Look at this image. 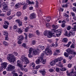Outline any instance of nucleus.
Segmentation results:
<instances>
[{"label":"nucleus","mask_w":76,"mask_h":76,"mask_svg":"<svg viewBox=\"0 0 76 76\" xmlns=\"http://www.w3.org/2000/svg\"><path fill=\"white\" fill-rule=\"evenodd\" d=\"M68 39L66 38H64L63 39V41L64 42H67Z\"/></svg>","instance_id":"obj_32"},{"label":"nucleus","mask_w":76,"mask_h":76,"mask_svg":"<svg viewBox=\"0 0 76 76\" xmlns=\"http://www.w3.org/2000/svg\"><path fill=\"white\" fill-rule=\"evenodd\" d=\"M72 43V42H69L68 44L66 45V47H69V46H70V44H71V43Z\"/></svg>","instance_id":"obj_27"},{"label":"nucleus","mask_w":76,"mask_h":76,"mask_svg":"<svg viewBox=\"0 0 76 76\" xmlns=\"http://www.w3.org/2000/svg\"><path fill=\"white\" fill-rule=\"evenodd\" d=\"M16 67L15 66H13L11 64L8 65V66L6 69V70L9 71H12L13 70L15 69Z\"/></svg>","instance_id":"obj_3"},{"label":"nucleus","mask_w":76,"mask_h":76,"mask_svg":"<svg viewBox=\"0 0 76 76\" xmlns=\"http://www.w3.org/2000/svg\"><path fill=\"white\" fill-rule=\"evenodd\" d=\"M22 60V61H24V64H29V61L28 60V59L26 57H24L23 58L22 57L21 58Z\"/></svg>","instance_id":"obj_5"},{"label":"nucleus","mask_w":76,"mask_h":76,"mask_svg":"<svg viewBox=\"0 0 76 76\" xmlns=\"http://www.w3.org/2000/svg\"><path fill=\"white\" fill-rule=\"evenodd\" d=\"M29 38H32V37H34V35L32 33H30L28 35Z\"/></svg>","instance_id":"obj_28"},{"label":"nucleus","mask_w":76,"mask_h":76,"mask_svg":"<svg viewBox=\"0 0 76 76\" xmlns=\"http://www.w3.org/2000/svg\"><path fill=\"white\" fill-rule=\"evenodd\" d=\"M40 67H41V65H39L37 66H36L35 67L36 69H39V68H40Z\"/></svg>","instance_id":"obj_41"},{"label":"nucleus","mask_w":76,"mask_h":76,"mask_svg":"<svg viewBox=\"0 0 76 76\" xmlns=\"http://www.w3.org/2000/svg\"><path fill=\"white\" fill-rule=\"evenodd\" d=\"M32 51H34V49H33V48H30L29 49V52L28 53L29 54H32Z\"/></svg>","instance_id":"obj_19"},{"label":"nucleus","mask_w":76,"mask_h":76,"mask_svg":"<svg viewBox=\"0 0 76 76\" xmlns=\"http://www.w3.org/2000/svg\"><path fill=\"white\" fill-rule=\"evenodd\" d=\"M4 9L3 10V11L4 12H6V10L8 9V6H5L4 7H3Z\"/></svg>","instance_id":"obj_22"},{"label":"nucleus","mask_w":76,"mask_h":76,"mask_svg":"<svg viewBox=\"0 0 76 76\" xmlns=\"http://www.w3.org/2000/svg\"><path fill=\"white\" fill-rule=\"evenodd\" d=\"M27 38L28 35H27V34H25V39H26V40H27V39H27Z\"/></svg>","instance_id":"obj_58"},{"label":"nucleus","mask_w":76,"mask_h":76,"mask_svg":"<svg viewBox=\"0 0 76 76\" xmlns=\"http://www.w3.org/2000/svg\"><path fill=\"white\" fill-rule=\"evenodd\" d=\"M38 53V52L35 49H34L33 51V55L34 56H36L37 55V54Z\"/></svg>","instance_id":"obj_13"},{"label":"nucleus","mask_w":76,"mask_h":76,"mask_svg":"<svg viewBox=\"0 0 76 76\" xmlns=\"http://www.w3.org/2000/svg\"><path fill=\"white\" fill-rule=\"evenodd\" d=\"M2 5L3 6H6V3L5 2H3L2 3Z\"/></svg>","instance_id":"obj_64"},{"label":"nucleus","mask_w":76,"mask_h":76,"mask_svg":"<svg viewBox=\"0 0 76 76\" xmlns=\"http://www.w3.org/2000/svg\"><path fill=\"white\" fill-rule=\"evenodd\" d=\"M14 57H15L14 55L12 54H9L8 56L7 59L8 60H9L10 59L12 58H14Z\"/></svg>","instance_id":"obj_12"},{"label":"nucleus","mask_w":76,"mask_h":76,"mask_svg":"<svg viewBox=\"0 0 76 76\" xmlns=\"http://www.w3.org/2000/svg\"><path fill=\"white\" fill-rule=\"evenodd\" d=\"M66 51L69 54H72V50L70 48L67 49L66 50Z\"/></svg>","instance_id":"obj_15"},{"label":"nucleus","mask_w":76,"mask_h":76,"mask_svg":"<svg viewBox=\"0 0 76 76\" xmlns=\"http://www.w3.org/2000/svg\"><path fill=\"white\" fill-rule=\"evenodd\" d=\"M65 33L64 34V35H65V36H67L68 37L69 36V34H67V31H65Z\"/></svg>","instance_id":"obj_35"},{"label":"nucleus","mask_w":76,"mask_h":76,"mask_svg":"<svg viewBox=\"0 0 76 76\" xmlns=\"http://www.w3.org/2000/svg\"><path fill=\"white\" fill-rule=\"evenodd\" d=\"M28 3V4H34L35 3H34V1L31 2L29 0H27L26 1V3L27 4H27Z\"/></svg>","instance_id":"obj_16"},{"label":"nucleus","mask_w":76,"mask_h":76,"mask_svg":"<svg viewBox=\"0 0 76 76\" xmlns=\"http://www.w3.org/2000/svg\"><path fill=\"white\" fill-rule=\"evenodd\" d=\"M72 30H73V31H76V25H75L74 26V28H72Z\"/></svg>","instance_id":"obj_31"},{"label":"nucleus","mask_w":76,"mask_h":76,"mask_svg":"<svg viewBox=\"0 0 76 76\" xmlns=\"http://www.w3.org/2000/svg\"><path fill=\"white\" fill-rule=\"evenodd\" d=\"M40 63H41V62H40L38 59L36 61V63L37 64H38Z\"/></svg>","instance_id":"obj_38"},{"label":"nucleus","mask_w":76,"mask_h":76,"mask_svg":"<svg viewBox=\"0 0 76 76\" xmlns=\"http://www.w3.org/2000/svg\"><path fill=\"white\" fill-rule=\"evenodd\" d=\"M56 52L57 53H60V50L57 49L56 50Z\"/></svg>","instance_id":"obj_60"},{"label":"nucleus","mask_w":76,"mask_h":76,"mask_svg":"<svg viewBox=\"0 0 76 76\" xmlns=\"http://www.w3.org/2000/svg\"><path fill=\"white\" fill-rule=\"evenodd\" d=\"M41 72L43 76H44V75H45V74L46 73V72L45 71H42Z\"/></svg>","instance_id":"obj_24"},{"label":"nucleus","mask_w":76,"mask_h":76,"mask_svg":"<svg viewBox=\"0 0 76 76\" xmlns=\"http://www.w3.org/2000/svg\"><path fill=\"white\" fill-rule=\"evenodd\" d=\"M53 34L54 33H53L49 31H46L44 32V35L45 36H47V35H48V38H51Z\"/></svg>","instance_id":"obj_2"},{"label":"nucleus","mask_w":76,"mask_h":76,"mask_svg":"<svg viewBox=\"0 0 76 76\" xmlns=\"http://www.w3.org/2000/svg\"><path fill=\"white\" fill-rule=\"evenodd\" d=\"M47 53H48V54H49V55H51V54H52V52L49 48H46L45 49V51L43 52V53L41 54L40 56L38 58V59L41 62V63H42L44 64H45V61L44 60L42 57H43L45 54H46Z\"/></svg>","instance_id":"obj_1"},{"label":"nucleus","mask_w":76,"mask_h":76,"mask_svg":"<svg viewBox=\"0 0 76 76\" xmlns=\"http://www.w3.org/2000/svg\"><path fill=\"white\" fill-rule=\"evenodd\" d=\"M32 74L34 75L35 74H37V71H35L34 70H33L32 71Z\"/></svg>","instance_id":"obj_33"},{"label":"nucleus","mask_w":76,"mask_h":76,"mask_svg":"<svg viewBox=\"0 0 76 76\" xmlns=\"http://www.w3.org/2000/svg\"><path fill=\"white\" fill-rule=\"evenodd\" d=\"M44 48V46H41V47L40 48V50H43Z\"/></svg>","instance_id":"obj_52"},{"label":"nucleus","mask_w":76,"mask_h":76,"mask_svg":"<svg viewBox=\"0 0 76 76\" xmlns=\"http://www.w3.org/2000/svg\"><path fill=\"white\" fill-rule=\"evenodd\" d=\"M57 32L59 33V34L56 33L55 34V36L53 35V37H56L57 36L58 37H59L60 35H61V30H57Z\"/></svg>","instance_id":"obj_11"},{"label":"nucleus","mask_w":76,"mask_h":76,"mask_svg":"<svg viewBox=\"0 0 76 76\" xmlns=\"http://www.w3.org/2000/svg\"><path fill=\"white\" fill-rule=\"evenodd\" d=\"M10 4L11 6H13L15 5V3L13 2H12Z\"/></svg>","instance_id":"obj_59"},{"label":"nucleus","mask_w":76,"mask_h":76,"mask_svg":"<svg viewBox=\"0 0 76 76\" xmlns=\"http://www.w3.org/2000/svg\"><path fill=\"white\" fill-rule=\"evenodd\" d=\"M3 44L5 45V46H7L8 45V44L7 42L5 41L3 42Z\"/></svg>","instance_id":"obj_29"},{"label":"nucleus","mask_w":76,"mask_h":76,"mask_svg":"<svg viewBox=\"0 0 76 76\" xmlns=\"http://www.w3.org/2000/svg\"><path fill=\"white\" fill-rule=\"evenodd\" d=\"M18 39L19 41H22L23 39V36H20L18 37Z\"/></svg>","instance_id":"obj_14"},{"label":"nucleus","mask_w":76,"mask_h":76,"mask_svg":"<svg viewBox=\"0 0 76 76\" xmlns=\"http://www.w3.org/2000/svg\"><path fill=\"white\" fill-rule=\"evenodd\" d=\"M66 22H69V17H67L66 18Z\"/></svg>","instance_id":"obj_55"},{"label":"nucleus","mask_w":76,"mask_h":76,"mask_svg":"<svg viewBox=\"0 0 76 76\" xmlns=\"http://www.w3.org/2000/svg\"><path fill=\"white\" fill-rule=\"evenodd\" d=\"M69 54H70L69 53H65L64 54V56L66 57H69Z\"/></svg>","instance_id":"obj_25"},{"label":"nucleus","mask_w":76,"mask_h":76,"mask_svg":"<svg viewBox=\"0 0 76 76\" xmlns=\"http://www.w3.org/2000/svg\"><path fill=\"white\" fill-rule=\"evenodd\" d=\"M10 14H11V12H10V11H9L7 12V16H9V15H10Z\"/></svg>","instance_id":"obj_45"},{"label":"nucleus","mask_w":76,"mask_h":76,"mask_svg":"<svg viewBox=\"0 0 76 76\" xmlns=\"http://www.w3.org/2000/svg\"><path fill=\"white\" fill-rule=\"evenodd\" d=\"M66 26V25L64 23H62L61 25V27L62 28H64Z\"/></svg>","instance_id":"obj_43"},{"label":"nucleus","mask_w":76,"mask_h":76,"mask_svg":"<svg viewBox=\"0 0 76 76\" xmlns=\"http://www.w3.org/2000/svg\"><path fill=\"white\" fill-rule=\"evenodd\" d=\"M9 61L10 62H12V63H13L14 62H15V59L14 58H11V59H10Z\"/></svg>","instance_id":"obj_20"},{"label":"nucleus","mask_w":76,"mask_h":76,"mask_svg":"<svg viewBox=\"0 0 76 76\" xmlns=\"http://www.w3.org/2000/svg\"><path fill=\"white\" fill-rule=\"evenodd\" d=\"M13 29L14 31H16L17 32H18V26L16 25H15L13 26Z\"/></svg>","instance_id":"obj_17"},{"label":"nucleus","mask_w":76,"mask_h":76,"mask_svg":"<svg viewBox=\"0 0 76 76\" xmlns=\"http://www.w3.org/2000/svg\"><path fill=\"white\" fill-rule=\"evenodd\" d=\"M4 24V25H9V23L8 21H5Z\"/></svg>","instance_id":"obj_39"},{"label":"nucleus","mask_w":76,"mask_h":76,"mask_svg":"<svg viewBox=\"0 0 76 76\" xmlns=\"http://www.w3.org/2000/svg\"><path fill=\"white\" fill-rule=\"evenodd\" d=\"M58 61H59V59H55L53 61H52V62L50 64L51 66H53L55 64V63H56V62H58Z\"/></svg>","instance_id":"obj_9"},{"label":"nucleus","mask_w":76,"mask_h":76,"mask_svg":"<svg viewBox=\"0 0 76 76\" xmlns=\"http://www.w3.org/2000/svg\"><path fill=\"white\" fill-rule=\"evenodd\" d=\"M72 74H74V72H73V70L70 73H68L67 74V76H70V75H71Z\"/></svg>","instance_id":"obj_30"},{"label":"nucleus","mask_w":76,"mask_h":76,"mask_svg":"<svg viewBox=\"0 0 76 76\" xmlns=\"http://www.w3.org/2000/svg\"><path fill=\"white\" fill-rule=\"evenodd\" d=\"M72 9L74 12H75L76 13V8L75 7H73L72 8Z\"/></svg>","instance_id":"obj_44"},{"label":"nucleus","mask_w":76,"mask_h":76,"mask_svg":"<svg viewBox=\"0 0 76 76\" xmlns=\"http://www.w3.org/2000/svg\"><path fill=\"white\" fill-rule=\"evenodd\" d=\"M72 64H69L68 65V67H69V68H70V67H72Z\"/></svg>","instance_id":"obj_56"},{"label":"nucleus","mask_w":76,"mask_h":76,"mask_svg":"<svg viewBox=\"0 0 76 76\" xmlns=\"http://www.w3.org/2000/svg\"><path fill=\"white\" fill-rule=\"evenodd\" d=\"M21 41L19 40L18 41V44H21L22 42H21Z\"/></svg>","instance_id":"obj_61"},{"label":"nucleus","mask_w":76,"mask_h":76,"mask_svg":"<svg viewBox=\"0 0 76 76\" xmlns=\"http://www.w3.org/2000/svg\"><path fill=\"white\" fill-rule=\"evenodd\" d=\"M18 32L19 34H22L23 32V29H21L20 28L18 29Z\"/></svg>","instance_id":"obj_21"},{"label":"nucleus","mask_w":76,"mask_h":76,"mask_svg":"<svg viewBox=\"0 0 76 76\" xmlns=\"http://www.w3.org/2000/svg\"><path fill=\"white\" fill-rule=\"evenodd\" d=\"M22 45L24 47H25V46H26V44L25 43H23Z\"/></svg>","instance_id":"obj_63"},{"label":"nucleus","mask_w":76,"mask_h":76,"mask_svg":"<svg viewBox=\"0 0 76 76\" xmlns=\"http://www.w3.org/2000/svg\"><path fill=\"white\" fill-rule=\"evenodd\" d=\"M60 71L64 72V71H66V69L65 68H62V69H60Z\"/></svg>","instance_id":"obj_37"},{"label":"nucleus","mask_w":76,"mask_h":76,"mask_svg":"<svg viewBox=\"0 0 76 76\" xmlns=\"http://www.w3.org/2000/svg\"><path fill=\"white\" fill-rule=\"evenodd\" d=\"M15 22L18 23V26H22V21H20V19H17L15 20Z\"/></svg>","instance_id":"obj_10"},{"label":"nucleus","mask_w":76,"mask_h":76,"mask_svg":"<svg viewBox=\"0 0 76 76\" xmlns=\"http://www.w3.org/2000/svg\"><path fill=\"white\" fill-rule=\"evenodd\" d=\"M49 71L50 72H54V69L50 68L49 69Z\"/></svg>","instance_id":"obj_47"},{"label":"nucleus","mask_w":76,"mask_h":76,"mask_svg":"<svg viewBox=\"0 0 76 76\" xmlns=\"http://www.w3.org/2000/svg\"><path fill=\"white\" fill-rule=\"evenodd\" d=\"M64 16H65V18H69V15L67 14H66V13H64Z\"/></svg>","instance_id":"obj_40"},{"label":"nucleus","mask_w":76,"mask_h":76,"mask_svg":"<svg viewBox=\"0 0 76 76\" xmlns=\"http://www.w3.org/2000/svg\"><path fill=\"white\" fill-rule=\"evenodd\" d=\"M71 29V26H67V29L68 31H69Z\"/></svg>","instance_id":"obj_42"},{"label":"nucleus","mask_w":76,"mask_h":76,"mask_svg":"<svg viewBox=\"0 0 76 76\" xmlns=\"http://www.w3.org/2000/svg\"><path fill=\"white\" fill-rule=\"evenodd\" d=\"M17 66L19 67L20 69L22 70V69L23 68V65L20 64V61L19 60L17 61Z\"/></svg>","instance_id":"obj_6"},{"label":"nucleus","mask_w":76,"mask_h":76,"mask_svg":"<svg viewBox=\"0 0 76 76\" xmlns=\"http://www.w3.org/2000/svg\"><path fill=\"white\" fill-rule=\"evenodd\" d=\"M13 54L14 55V56H18V53H17L16 52H14L13 53Z\"/></svg>","instance_id":"obj_50"},{"label":"nucleus","mask_w":76,"mask_h":76,"mask_svg":"<svg viewBox=\"0 0 76 76\" xmlns=\"http://www.w3.org/2000/svg\"><path fill=\"white\" fill-rule=\"evenodd\" d=\"M67 4H66L65 5H63L62 6L63 7H68Z\"/></svg>","instance_id":"obj_49"},{"label":"nucleus","mask_w":76,"mask_h":76,"mask_svg":"<svg viewBox=\"0 0 76 76\" xmlns=\"http://www.w3.org/2000/svg\"><path fill=\"white\" fill-rule=\"evenodd\" d=\"M29 18L30 19H33L37 18V15H36L35 13H33L30 15Z\"/></svg>","instance_id":"obj_8"},{"label":"nucleus","mask_w":76,"mask_h":76,"mask_svg":"<svg viewBox=\"0 0 76 76\" xmlns=\"http://www.w3.org/2000/svg\"><path fill=\"white\" fill-rule=\"evenodd\" d=\"M29 31V29H28V28H26L25 29V32H28Z\"/></svg>","instance_id":"obj_54"},{"label":"nucleus","mask_w":76,"mask_h":76,"mask_svg":"<svg viewBox=\"0 0 76 76\" xmlns=\"http://www.w3.org/2000/svg\"><path fill=\"white\" fill-rule=\"evenodd\" d=\"M52 28H53V30L54 31H55L56 29H57V28H58V26L57 25H52Z\"/></svg>","instance_id":"obj_18"},{"label":"nucleus","mask_w":76,"mask_h":76,"mask_svg":"<svg viewBox=\"0 0 76 76\" xmlns=\"http://www.w3.org/2000/svg\"><path fill=\"white\" fill-rule=\"evenodd\" d=\"M71 14L72 16H75V14L74 12H71Z\"/></svg>","instance_id":"obj_51"},{"label":"nucleus","mask_w":76,"mask_h":76,"mask_svg":"<svg viewBox=\"0 0 76 76\" xmlns=\"http://www.w3.org/2000/svg\"><path fill=\"white\" fill-rule=\"evenodd\" d=\"M4 34H4V35H6V36H8V33H7V32H5V31H4Z\"/></svg>","instance_id":"obj_53"},{"label":"nucleus","mask_w":76,"mask_h":76,"mask_svg":"<svg viewBox=\"0 0 76 76\" xmlns=\"http://www.w3.org/2000/svg\"><path fill=\"white\" fill-rule=\"evenodd\" d=\"M36 34L38 35V36H39V35L40 33L39 32V30H37L36 31Z\"/></svg>","instance_id":"obj_46"},{"label":"nucleus","mask_w":76,"mask_h":76,"mask_svg":"<svg viewBox=\"0 0 76 76\" xmlns=\"http://www.w3.org/2000/svg\"><path fill=\"white\" fill-rule=\"evenodd\" d=\"M68 35L69 37H74L75 36V31L73 30H70L68 34Z\"/></svg>","instance_id":"obj_7"},{"label":"nucleus","mask_w":76,"mask_h":76,"mask_svg":"<svg viewBox=\"0 0 76 76\" xmlns=\"http://www.w3.org/2000/svg\"><path fill=\"white\" fill-rule=\"evenodd\" d=\"M36 42V41L35 40H33L32 41V43L33 45H34V44H35Z\"/></svg>","instance_id":"obj_57"},{"label":"nucleus","mask_w":76,"mask_h":76,"mask_svg":"<svg viewBox=\"0 0 76 76\" xmlns=\"http://www.w3.org/2000/svg\"><path fill=\"white\" fill-rule=\"evenodd\" d=\"M24 25H28V22H27L26 21H25V22L24 23Z\"/></svg>","instance_id":"obj_62"},{"label":"nucleus","mask_w":76,"mask_h":76,"mask_svg":"<svg viewBox=\"0 0 76 76\" xmlns=\"http://www.w3.org/2000/svg\"><path fill=\"white\" fill-rule=\"evenodd\" d=\"M3 27L5 29H7V28H8V25H7V24H5L3 26Z\"/></svg>","instance_id":"obj_36"},{"label":"nucleus","mask_w":76,"mask_h":76,"mask_svg":"<svg viewBox=\"0 0 76 76\" xmlns=\"http://www.w3.org/2000/svg\"><path fill=\"white\" fill-rule=\"evenodd\" d=\"M1 66L0 67V71H1V70H3V69H5L6 68V67H7V62H2L1 64Z\"/></svg>","instance_id":"obj_4"},{"label":"nucleus","mask_w":76,"mask_h":76,"mask_svg":"<svg viewBox=\"0 0 76 76\" xmlns=\"http://www.w3.org/2000/svg\"><path fill=\"white\" fill-rule=\"evenodd\" d=\"M17 16L18 17H19V16H20L21 15V12H17L16 13Z\"/></svg>","instance_id":"obj_23"},{"label":"nucleus","mask_w":76,"mask_h":76,"mask_svg":"<svg viewBox=\"0 0 76 76\" xmlns=\"http://www.w3.org/2000/svg\"><path fill=\"white\" fill-rule=\"evenodd\" d=\"M35 7H36L38 8V1H35Z\"/></svg>","instance_id":"obj_26"},{"label":"nucleus","mask_w":76,"mask_h":76,"mask_svg":"<svg viewBox=\"0 0 76 76\" xmlns=\"http://www.w3.org/2000/svg\"><path fill=\"white\" fill-rule=\"evenodd\" d=\"M60 69H59V68H56V72H58L59 71H60Z\"/></svg>","instance_id":"obj_48"},{"label":"nucleus","mask_w":76,"mask_h":76,"mask_svg":"<svg viewBox=\"0 0 76 76\" xmlns=\"http://www.w3.org/2000/svg\"><path fill=\"white\" fill-rule=\"evenodd\" d=\"M21 70H22V71H24L25 72H27L28 69H27L26 68H23V69H22Z\"/></svg>","instance_id":"obj_34"}]
</instances>
